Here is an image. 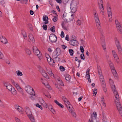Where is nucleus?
Returning a JSON list of instances; mask_svg holds the SVG:
<instances>
[{"label": "nucleus", "instance_id": "603ef678", "mask_svg": "<svg viewBox=\"0 0 122 122\" xmlns=\"http://www.w3.org/2000/svg\"><path fill=\"white\" fill-rule=\"evenodd\" d=\"M27 0H22L21 2L22 4L25 3L27 4Z\"/></svg>", "mask_w": 122, "mask_h": 122}, {"label": "nucleus", "instance_id": "2eb2a0df", "mask_svg": "<svg viewBox=\"0 0 122 122\" xmlns=\"http://www.w3.org/2000/svg\"><path fill=\"white\" fill-rule=\"evenodd\" d=\"M112 72L115 77H117V73L116 71L115 70V68L113 69H111Z\"/></svg>", "mask_w": 122, "mask_h": 122}, {"label": "nucleus", "instance_id": "864d4df0", "mask_svg": "<svg viewBox=\"0 0 122 122\" xmlns=\"http://www.w3.org/2000/svg\"><path fill=\"white\" fill-rule=\"evenodd\" d=\"M66 14L65 13H64L62 15V19L64 20L65 21H66V19L65 18V17H66Z\"/></svg>", "mask_w": 122, "mask_h": 122}, {"label": "nucleus", "instance_id": "4d7b16f0", "mask_svg": "<svg viewBox=\"0 0 122 122\" xmlns=\"http://www.w3.org/2000/svg\"><path fill=\"white\" fill-rule=\"evenodd\" d=\"M47 18H48V17L46 15H45L44 16H43V21H45L46 20V19H47Z\"/></svg>", "mask_w": 122, "mask_h": 122}, {"label": "nucleus", "instance_id": "473e14b6", "mask_svg": "<svg viewBox=\"0 0 122 122\" xmlns=\"http://www.w3.org/2000/svg\"><path fill=\"white\" fill-rule=\"evenodd\" d=\"M115 22L117 28L121 25L120 23L117 20H115Z\"/></svg>", "mask_w": 122, "mask_h": 122}, {"label": "nucleus", "instance_id": "a18cd8bd", "mask_svg": "<svg viewBox=\"0 0 122 122\" xmlns=\"http://www.w3.org/2000/svg\"><path fill=\"white\" fill-rule=\"evenodd\" d=\"M98 68V72L99 74H101L102 73V71H101V69L100 67L99 66L97 67Z\"/></svg>", "mask_w": 122, "mask_h": 122}, {"label": "nucleus", "instance_id": "3c124183", "mask_svg": "<svg viewBox=\"0 0 122 122\" xmlns=\"http://www.w3.org/2000/svg\"><path fill=\"white\" fill-rule=\"evenodd\" d=\"M101 83V85L103 88H105L106 87V85L105 81L102 82Z\"/></svg>", "mask_w": 122, "mask_h": 122}, {"label": "nucleus", "instance_id": "5fc2aeb1", "mask_svg": "<svg viewBox=\"0 0 122 122\" xmlns=\"http://www.w3.org/2000/svg\"><path fill=\"white\" fill-rule=\"evenodd\" d=\"M100 11L102 15H103L104 14V9H100Z\"/></svg>", "mask_w": 122, "mask_h": 122}, {"label": "nucleus", "instance_id": "052dcab7", "mask_svg": "<svg viewBox=\"0 0 122 122\" xmlns=\"http://www.w3.org/2000/svg\"><path fill=\"white\" fill-rule=\"evenodd\" d=\"M98 5L103 4V2L102 0H98Z\"/></svg>", "mask_w": 122, "mask_h": 122}, {"label": "nucleus", "instance_id": "69168bd1", "mask_svg": "<svg viewBox=\"0 0 122 122\" xmlns=\"http://www.w3.org/2000/svg\"><path fill=\"white\" fill-rule=\"evenodd\" d=\"M61 38L64 37V33L63 31H62L61 34Z\"/></svg>", "mask_w": 122, "mask_h": 122}, {"label": "nucleus", "instance_id": "20e7f679", "mask_svg": "<svg viewBox=\"0 0 122 122\" xmlns=\"http://www.w3.org/2000/svg\"><path fill=\"white\" fill-rule=\"evenodd\" d=\"M33 49L34 53L38 56L40 60L42 57L41 53L40 52V51L36 46H33Z\"/></svg>", "mask_w": 122, "mask_h": 122}, {"label": "nucleus", "instance_id": "b1692460", "mask_svg": "<svg viewBox=\"0 0 122 122\" xmlns=\"http://www.w3.org/2000/svg\"><path fill=\"white\" fill-rule=\"evenodd\" d=\"M117 47V48L119 53L121 54H122V49L121 46Z\"/></svg>", "mask_w": 122, "mask_h": 122}, {"label": "nucleus", "instance_id": "79ce46f5", "mask_svg": "<svg viewBox=\"0 0 122 122\" xmlns=\"http://www.w3.org/2000/svg\"><path fill=\"white\" fill-rule=\"evenodd\" d=\"M60 69L61 71H64L65 70V68L63 66H60Z\"/></svg>", "mask_w": 122, "mask_h": 122}, {"label": "nucleus", "instance_id": "49530a36", "mask_svg": "<svg viewBox=\"0 0 122 122\" xmlns=\"http://www.w3.org/2000/svg\"><path fill=\"white\" fill-rule=\"evenodd\" d=\"M97 92V90L96 89H95L93 91V95L95 96Z\"/></svg>", "mask_w": 122, "mask_h": 122}, {"label": "nucleus", "instance_id": "e433bc0d", "mask_svg": "<svg viewBox=\"0 0 122 122\" xmlns=\"http://www.w3.org/2000/svg\"><path fill=\"white\" fill-rule=\"evenodd\" d=\"M69 51L70 53V55L71 56H72L74 53V51L72 49H70L69 50Z\"/></svg>", "mask_w": 122, "mask_h": 122}, {"label": "nucleus", "instance_id": "7c9ffc66", "mask_svg": "<svg viewBox=\"0 0 122 122\" xmlns=\"http://www.w3.org/2000/svg\"><path fill=\"white\" fill-rule=\"evenodd\" d=\"M113 57L114 59L115 60H116V62H117V63H118L119 60L118 56L117 55Z\"/></svg>", "mask_w": 122, "mask_h": 122}, {"label": "nucleus", "instance_id": "58836bf2", "mask_svg": "<svg viewBox=\"0 0 122 122\" xmlns=\"http://www.w3.org/2000/svg\"><path fill=\"white\" fill-rule=\"evenodd\" d=\"M118 30L121 33L122 32V26L121 25L117 28Z\"/></svg>", "mask_w": 122, "mask_h": 122}, {"label": "nucleus", "instance_id": "a211bd4d", "mask_svg": "<svg viewBox=\"0 0 122 122\" xmlns=\"http://www.w3.org/2000/svg\"><path fill=\"white\" fill-rule=\"evenodd\" d=\"M29 36L30 40L32 42H35V40L33 35L32 34H30L29 35Z\"/></svg>", "mask_w": 122, "mask_h": 122}, {"label": "nucleus", "instance_id": "de8ad7c7", "mask_svg": "<svg viewBox=\"0 0 122 122\" xmlns=\"http://www.w3.org/2000/svg\"><path fill=\"white\" fill-rule=\"evenodd\" d=\"M80 49L81 50V52L82 53H83L84 52V50L83 47L82 46H81L80 47Z\"/></svg>", "mask_w": 122, "mask_h": 122}, {"label": "nucleus", "instance_id": "4be33fe9", "mask_svg": "<svg viewBox=\"0 0 122 122\" xmlns=\"http://www.w3.org/2000/svg\"><path fill=\"white\" fill-rule=\"evenodd\" d=\"M66 80L67 81H69L71 79V76L69 74H67L65 75Z\"/></svg>", "mask_w": 122, "mask_h": 122}, {"label": "nucleus", "instance_id": "13d9d810", "mask_svg": "<svg viewBox=\"0 0 122 122\" xmlns=\"http://www.w3.org/2000/svg\"><path fill=\"white\" fill-rule=\"evenodd\" d=\"M112 54L113 56H116L117 55V53L114 50H113L112 51Z\"/></svg>", "mask_w": 122, "mask_h": 122}, {"label": "nucleus", "instance_id": "5701e85b", "mask_svg": "<svg viewBox=\"0 0 122 122\" xmlns=\"http://www.w3.org/2000/svg\"><path fill=\"white\" fill-rule=\"evenodd\" d=\"M49 109H50L51 112L54 114H55V112L54 109L53 108L51 105H50L49 106Z\"/></svg>", "mask_w": 122, "mask_h": 122}, {"label": "nucleus", "instance_id": "09e8293b", "mask_svg": "<svg viewBox=\"0 0 122 122\" xmlns=\"http://www.w3.org/2000/svg\"><path fill=\"white\" fill-rule=\"evenodd\" d=\"M101 44L103 47L104 50H105L106 49V46L105 45V42H101Z\"/></svg>", "mask_w": 122, "mask_h": 122}, {"label": "nucleus", "instance_id": "bb28decb", "mask_svg": "<svg viewBox=\"0 0 122 122\" xmlns=\"http://www.w3.org/2000/svg\"><path fill=\"white\" fill-rule=\"evenodd\" d=\"M25 50L26 53L27 55H30L31 54V51L29 49L26 48Z\"/></svg>", "mask_w": 122, "mask_h": 122}, {"label": "nucleus", "instance_id": "680f3d73", "mask_svg": "<svg viewBox=\"0 0 122 122\" xmlns=\"http://www.w3.org/2000/svg\"><path fill=\"white\" fill-rule=\"evenodd\" d=\"M58 19L57 17L55 16L54 17L53 19V20L54 22L56 21Z\"/></svg>", "mask_w": 122, "mask_h": 122}, {"label": "nucleus", "instance_id": "aec40b11", "mask_svg": "<svg viewBox=\"0 0 122 122\" xmlns=\"http://www.w3.org/2000/svg\"><path fill=\"white\" fill-rule=\"evenodd\" d=\"M55 85L59 91L60 92L62 90V88L60 85L56 84H55Z\"/></svg>", "mask_w": 122, "mask_h": 122}, {"label": "nucleus", "instance_id": "338daca9", "mask_svg": "<svg viewBox=\"0 0 122 122\" xmlns=\"http://www.w3.org/2000/svg\"><path fill=\"white\" fill-rule=\"evenodd\" d=\"M65 103V105L67 106H69L70 105V102L68 101L66 102Z\"/></svg>", "mask_w": 122, "mask_h": 122}, {"label": "nucleus", "instance_id": "f3484780", "mask_svg": "<svg viewBox=\"0 0 122 122\" xmlns=\"http://www.w3.org/2000/svg\"><path fill=\"white\" fill-rule=\"evenodd\" d=\"M21 34L23 36L24 39H27L26 34V32L24 30H22Z\"/></svg>", "mask_w": 122, "mask_h": 122}, {"label": "nucleus", "instance_id": "4c0bfd02", "mask_svg": "<svg viewBox=\"0 0 122 122\" xmlns=\"http://www.w3.org/2000/svg\"><path fill=\"white\" fill-rule=\"evenodd\" d=\"M55 26H53L50 28V30L51 31L53 32H55Z\"/></svg>", "mask_w": 122, "mask_h": 122}, {"label": "nucleus", "instance_id": "4468645a", "mask_svg": "<svg viewBox=\"0 0 122 122\" xmlns=\"http://www.w3.org/2000/svg\"><path fill=\"white\" fill-rule=\"evenodd\" d=\"M115 40L117 47L121 46L119 41L117 38L115 39Z\"/></svg>", "mask_w": 122, "mask_h": 122}, {"label": "nucleus", "instance_id": "9d476101", "mask_svg": "<svg viewBox=\"0 0 122 122\" xmlns=\"http://www.w3.org/2000/svg\"><path fill=\"white\" fill-rule=\"evenodd\" d=\"M25 90L28 93H30L32 91H34L33 89L28 85L25 87Z\"/></svg>", "mask_w": 122, "mask_h": 122}, {"label": "nucleus", "instance_id": "dca6fc26", "mask_svg": "<svg viewBox=\"0 0 122 122\" xmlns=\"http://www.w3.org/2000/svg\"><path fill=\"white\" fill-rule=\"evenodd\" d=\"M65 22H63L61 24V25L63 29L65 30H69V28L67 27H66L64 25L65 24Z\"/></svg>", "mask_w": 122, "mask_h": 122}, {"label": "nucleus", "instance_id": "0e129e2a", "mask_svg": "<svg viewBox=\"0 0 122 122\" xmlns=\"http://www.w3.org/2000/svg\"><path fill=\"white\" fill-rule=\"evenodd\" d=\"M62 1L64 4L65 5H66L68 3L69 0H62Z\"/></svg>", "mask_w": 122, "mask_h": 122}, {"label": "nucleus", "instance_id": "c85d7f7f", "mask_svg": "<svg viewBox=\"0 0 122 122\" xmlns=\"http://www.w3.org/2000/svg\"><path fill=\"white\" fill-rule=\"evenodd\" d=\"M74 19L73 17L70 16L69 17L68 20L67 19L66 20V21L67 22H69L70 21Z\"/></svg>", "mask_w": 122, "mask_h": 122}, {"label": "nucleus", "instance_id": "9b49d317", "mask_svg": "<svg viewBox=\"0 0 122 122\" xmlns=\"http://www.w3.org/2000/svg\"><path fill=\"white\" fill-rule=\"evenodd\" d=\"M15 109L17 110L20 113H23V109L21 107L17 105H15Z\"/></svg>", "mask_w": 122, "mask_h": 122}, {"label": "nucleus", "instance_id": "1a4fd4ad", "mask_svg": "<svg viewBox=\"0 0 122 122\" xmlns=\"http://www.w3.org/2000/svg\"><path fill=\"white\" fill-rule=\"evenodd\" d=\"M70 44L72 46H76L78 45V43L76 40L74 39H72L69 42Z\"/></svg>", "mask_w": 122, "mask_h": 122}, {"label": "nucleus", "instance_id": "8fccbe9b", "mask_svg": "<svg viewBox=\"0 0 122 122\" xmlns=\"http://www.w3.org/2000/svg\"><path fill=\"white\" fill-rule=\"evenodd\" d=\"M42 27L43 29L46 30H47V26L46 25L44 24L43 25Z\"/></svg>", "mask_w": 122, "mask_h": 122}, {"label": "nucleus", "instance_id": "37998d69", "mask_svg": "<svg viewBox=\"0 0 122 122\" xmlns=\"http://www.w3.org/2000/svg\"><path fill=\"white\" fill-rule=\"evenodd\" d=\"M36 106L37 107L39 108L41 110H42L43 108L42 106L41 105H40L39 103H37L36 104Z\"/></svg>", "mask_w": 122, "mask_h": 122}, {"label": "nucleus", "instance_id": "a19ab883", "mask_svg": "<svg viewBox=\"0 0 122 122\" xmlns=\"http://www.w3.org/2000/svg\"><path fill=\"white\" fill-rule=\"evenodd\" d=\"M109 82H110V83L111 86V87H112V86H113L114 85V82L111 79H109Z\"/></svg>", "mask_w": 122, "mask_h": 122}, {"label": "nucleus", "instance_id": "cd10ccee", "mask_svg": "<svg viewBox=\"0 0 122 122\" xmlns=\"http://www.w3.org/2000/svg\"><path fill=\"white\" fill-rule=\"evenodd\" d=\"M58 56L57 55V54L54 51V52L53 53V54L52 55V57L53 58L56 59L57 58V57Z\"/></svg>", "mask_w": 122, "mask_h": 122}, {"label": "nucleus", "instance_id": "423d86ee", "mask_svg": "<svg viewBox=\"0 0 122 122\" xmlns=\"http://www.w3.org/2000/svg\"><path fill=\"white\" fill-rule=\"evenodd\" d=\"M39 71L44 77L47 79H49V77L47 75V73L41 67H40L39 68Z\"/></svg>", "mask_w": 122, "mask_h": 122}, {"label": "nucleus", "instance_id": "7ed1b4c3", "mask_svg": "<svg viewBox=\"0 0 122 122\" xmlns=\"http://www.w3.org/2000/svg\"><path fill=\"white\" fill-rule=\"evenodd\" d=\"M94 15L97 29L99 31H101V27L100 25V22L98 18V14L97 13L95 12L94 14Z\"/></svg>", "mask_w": 122, "mask_h": 122}, {"label": "nucleus", "instance_id": "e2e57ef3", "mask_svg": "<svg viewBox=\"0 0 122 122\" xmlns=\"http://www.w3.org/2000/svg\"><path fill=\"white\" fill-rule=\"evenodd\" d=\"M32 92H30V93H29L32 96H34L35 95V93L34 92V90L33 91H32Z\"/></svg>", "mask_w": 122, "mask_h": 122}, {"label": "nucleus", "instance_id": "393cba45", "mask_svg": "<svg viewBox=\"0 0 122 122\" xmlns=\"http://www.w3.org/2000/svg\"><path fill=\"white\" fill-rule=\"evenodd\" d=\"M10 91L13 94L15 95L16 94V91L13 87L12 88V90H11Z\"/></svg>", "mask_w": 122, "mask_h": 122}, {"label": "nucleus", "instance_id": "f704fd0d", "mask_svg": "<svg viewBox=\"0 0 122 122\" xmlns=\"http://www.w3.org/2000/svg\"><path fill=\"white\" fill-rule=\"evenodd\" d=\"M101 42H105L104 37L102 34L101 36Z\"/></svg>", "mask_w": 122, "mask_h": 122}, {"label": "nucleus", "instance_id": "39448f33", "mask_svg": "<svg viewBox=\"0 0 122 122\" xmlns=\"http://www.w3.org/2000/svg\"><path fill=\"white\" fill-rule=\"evenodd\" d=\"M97 116L96 112H93V114L91 115V118L89 119L88 122H99L96 121Z\"/></svg>", "mask_w": 122, "mask_h": 122}, {"label": "nucleus", "instance_id": "6e6552de", "mask_svg": "<svg viewBox=\"0 0 122 122\" xmlns=\"http://www.w3.org/2000/svg\"><path fill=\"white\" fill-rule=\"evenodd\" d=\"M107 10L108 17L109 19V21L112 22V13L111 11V8L110 7L107 8Z\"/></svg>", "mask_w": 122, "mask_h": 122}, {"label": "nucleus", "instance_id": "a878e982", "mask_svg": "<svg viewBox=\"0 0 122 122\" xmlns=\"http://www.w3.org/2000/svg\"><path fill=\"white\" fill-rule=\"evenodd\" d=\"M89 71L90 69L89 68L87 69L86 70V76L87 77V78L90 77L89 74Z\"/></svg>", "mask_w": 122, "mask_h": 122}, {"label": "nucleus", "instance_id": "c03bdc74", "mask_svg": "<svg viewBox=\"0 0 122 122\" xmlns=\"http://www.w3.org/2000/svg\"><path fill=\"white\" fill-rule=\"evenodd\" d=\"M16 88H17L19 92H22V89L19 86H18V87H17Z\"/></svg>", "mask_w": 122, "mask_h": 122}, {"label": "nucleus", "instance_id": "f257e3e1", "mask_svg": "<svg viewBox=\"0 0 122 122\" xmlns=\"http://www.w3.org/2000/svg\"><path fill=\"white\" fill-rule=\"evenodd\" d=\"M25 111L28 118L32 122H35L34 116L32 113L30 109L28 107H26L25 108Z\"/></svg>", "mask_w": 122, "mask_h": 122}, {"label": "nucleus", "instance_id": "6e6d98bb", "mask_svg": "<svg viewBox=\"0 0 122 122\" xmlns=\"http://www.w3.org/2000/svg\"><path fill=\"white\" fill-rule=\"evenodd\" d=\"M47 72L50 75L52 73L51 69L50 68H48L47 70Z\"/></svg>", "mask_w": 122, "mask_h": 122}, {"label": "nucleus", "instance_id": "774afa93", "mask_svg": "<svg viewBox=\"0 0 122 122\" xmlns=\"http://www.w3.org/2000/svg\"><path fill=\"white\" fill-rule=\"evenodd\" d=\"M15 119L16 122H21L20 120L17 118H15Z\"/></svg>", "mask_w": 122, "mask_h": 122}, {"label": "nucleus", "instance_id": "2f4dec72", "mask_svg": "<svg viewBox=\"0 0 122 122\" xmlns=\"http://www.w3.org/2000/svg\"><path fill=\"white\" fill-rule=\"evenodd\" d=\"M27 26L28 28L31 31L33 30V28L31 24H29L27 25Z\"/></svg>", "mask_w": 122, "mask_h": 122}, {"label": "nucleus", "instance_id": "72a5a7b5", "mask_svg": "<svg viewBox=\"0 0 122 122\" xmlns=\"http://www.w3.org/2000/svg\"><path fill=\"white\" fill-rule=\"evenodd\" d=\"M115 22L117 28L121 25L120 23L117 20H115Z\"/></svg>", "mask_w": 122, "mask_h": 122}, {"label": "nucleus", "instance_id": "ea45409f", "mask_svg": "<svg viewBox=\"0 0 122 122\" xmlns=\"http://www.w3.org/2000/svg\"><path fill=\"white\" fill-rule=\"evenodd\" d=\"M80 57L82 60H84L85 59V56H84V54L83 53H82Z\"/></svg>", "mask_w": 122, "mask_h": 122}, {"label": "nucleus", "instance_id": "0eeeda50", "mask_svg": "<svg viewBox=\"0 0 122 122\" xmlns=\"http://www.w3.org/2000/svg\"><path fill=\"white\" fill-rule=\"evenodd\" d=\"M49 39L50 41L51 42H54L57 41V37L54 34H51L50 36Z\"/></svg>", "mask_w": 122, "mask_h": 122}, {"label": "nucleus", "instance_id": "f03ea898", "mask_svg": "<svg viewBox=\"0 0 122 122\" xmlns=\"http://www.w3.org/2000/svg\"><path fill=\"white\" fill-rule=\"evenodd\" d=\"M78 0H73L71 4V8L72 13H74L76 10L78 6Z\"/></svg>", "mask_w": 122, "mask_h": 122}, {"label": "nucleus", "instance_id": "ddd939ff", "mask_svg": "<svg viewBox=\"0 0 122 122\" xmlns=\"http://www.w3.org/2000/svg\"><path fill=\"white\" fill-rule=\"evenodd\" d=\"M54 51L56 53L57 55L58 56H59L61 54V51L59 48H57Z\"/></svg>", "mask_w": 122, "mask_h": 122}, {"label": "nucleus", "instance_id": "6ab92c4d", "mask_svg": "<svg viewBox=\"0 0 122 122\" xmlns=\"http://www.w3.org/2000/svg\"><path fill=\"white\" fill-rule=\"evenodd\" d=\"M69 112L71 113V115L74 117H76V113L72 110H70Z\"/></svg>", "mask_w": 122, "mask_h": 122}, {"label": "nucleus", "instance_id": "c9c22d12", "mask_svg": "<svg viewBox=\"0 0 122 122\" xmlns=\"http://www.w3.org/2000/svg\"><path fill=\"white\" fill-rule=\"evenodd\" d=\"M16 73L17 75L18 76H22L23 75L22 73L19 71H16Z\"/></svg>", "mask_w": 122, "mask_h": 122}, {"label": "nucleus", "instance_id": "412c9836", "mask_svg": "<svg viewBox=\"0 0 122 122\" xmlns=\"http://www.w3.org/2000/svg\"><path fill=\"white\" fill-rule=\"evenodd\" d=\"M108 63L111 69H113L114 68L113 64L111 61H108Z\"/></svg>", "mask_w": 122, "mask_h": 122}, {"label": "nucleus", "instance_id": "bf43d9fd", "mask_svg": "<svg viewBox=\"0 0 122 122\" xmlns=\"http://www.w3.org/2000/svg\"><path fill=\"white\" fill-rule=\"evenodd\" d=\"M98 5L100 9H104L103 4H101L99 5Z\"/></svg>", "mask_w": 122, "mask_h": 122}, {"label": "nucleus", "instance_id": "c756f323", "mask_svg": "<svg viewBox=\"0 0 122 122\" xmlns=\"http://www.w3.org/2000/svg\"><path fill=\"white\" fill-rule=\"evenodd\" d=\"M9 85L8 86H7V87H6L7 89L8 90L10 91V90H12V88L13 87L10 84H8Z\"/></svg>", "mask_w": 122, "mask_h": 122}, {"label": "nucleus", "instance_id": "f8f14e48", "mask_svg": "<svg viewBox=\"0 0 122 122\" xmlns=\"http://www.w3.org/2000/svg\"><path fill=\"white\" fill-rule=\"evenodd\" d=\"M0 40L1 42L4 44H6L8 42L6 38L2 36H0Z\"/></svg>", "mask_w": 122, "mask_h": 122}]
</instances>
